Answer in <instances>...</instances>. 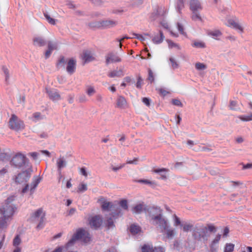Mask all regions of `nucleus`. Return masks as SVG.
<instances>
[{"mask_svg": "<svg viewBox=\"0 0 252 252\" xmlns=\"http://www.w3.org/2000/svg\"><path fill=\"white\" fill-rule=\"evenodd\" d=\"M152 252H165V250L161 247H152Z\"/></svg>", "mask_w": 252, "mask_h": 252, "instance_id": "57", "label": "nucleus"}, {"mask_svg": "<svg viewBox=\"0 0 252 252\" xmlns=\"http://www.w3.org/2000/svg\"><path fill=\"white\" fill-rule=\"evenodd\" d=\"M238 118L243 122H249L252 121V113L246 115H240Z\"/></svg>", "mask_w": 252, "mask_h": 252, "instance_id": "35", "label": "nucleus"}, {"mask_svg": "<svg viewBox=\"0 0 252 252\" xmlns=\"http://www.w3.org/2000/svg\"><path fill=\"white\" fill-rule=\"evenodd\" d=\"M132 35L135 36L134 37L135 38L138 39L140 40L141 41H144L145 40V38L141 34L133 33Z\"/></svg>", "mask_w": 252, "mask_h": 252, "instance_id": "63", "label": "nucleus"}, {"mask_svg": "<svg viewBox=\"0 0 252 252\" xmlns=\"http://www.w3.org/2000/svg\"><path fill=\"white\" fill-rule=\"evenodd\" d=\"M227 26L243 32V28L240 24L233 19H229L227 21Z\"/></svg>", "mask_w": 252, "mask_h": 252, "instance_id": "18", "label": "nucleus"}, {"mask_svg": "<svg viewBox=\"0 0 252 252\" xmlns=\"http://www.w3.org/2000/svg\"><path fill=\"white\" fill-rule=\"evenodd\" d=\"M45 216V213L41 208L37 209L32 214L31 219L32 222L38 223L36 226L37 229H40L43 227Z\"/></svg>", "mask_w": 252, "mask_h": 252, "instance_id": "6", "label": "nucleus"}, {"mask_svg": "<svg viewBox=\"0 0 252 252\" xmlns=\"http://www.w3.org/2000/svg\"><path fill=\"white\" fill-rule=\"evenodd\" d=\"M89 224L92 228L97 229L102 223V219L99 215L91 217L89 219Z\"/></svg>", "mask_w": 252, "mask_h": 252, "instance_id": "11", "label": "nucleus"}, {"mask_svg": "<svg viewBox=\"0 0 252 252\" xmlns=\"http://www.w3.org/2000/svg\"><path fill=\"white\" fill-rule=\"evenodd\" d=\"M8 127L16 131H21L25 127L24 121L15 114H12L8 121Z\"/></svg>", "mask_w": 252, "mask_h": 252, "instance_id": "5", "label": "nucleus"}, {"mask_svg": "<svg viewBox=\"0 0 252 252\" xmlns=\"http://www.w3.org/2000/svg\"><path fill=\"white\" fill-rule=\"evenodd\" d=\"M192 46L194 47L200 48H203L205 47V45L204 43L199 41L194 42L193 43Z\"/></svg>", "mask_w": 252, "mask_h": 252, "instance_id": "52", "label": "nucleus"}, {"mask_svg": "<svg viewBox=\"0 0 252 252\" xmlns=\"http://www.w3.org/2000/svg\"><path fill=\"white\" fill-rule=\"evenodd\" d=\"M164 36L162 32L161 31H159V35L155 36L152 40L153 42L155 44H159L161 43L163 40Z\"/></svg>", "mask_w": 252, "mask_h": 252, "instance_id": "27", "label": "nucleus"}, {"mask_svg": "<svg viewBox=\"0 0 252 252\" xmlns=\"http://www.w3.org/2000/svg\"><path fill=\"white\" fill-rule=\"evenodd\" d=\"M195 67L197 70H202L206 69L207 66L203 63H196L195 64Z\"/></svg>", "mask_w": 252, "mask_h": 252, "instance_id": "42", "label": "nucleus"}, {"mask_svg": "<svg viewBox=\"0 0 252 252\" xmlns=\"http://www.w3.org/2000/svg\"><path fill=\"white\" fill-rule=\"evenodd\" d=\"M67 165V161L63 156H60L56 160V165L59 174L61 175L63 168L65 167Z\"/></svg>", "mask_w": 252, "mask_h": 252, "instance_id": "14", "label": "nucleus"}, {"mask_svg": "<svg viewBox=\"0 0 252 252\" xmlns=\"http://www.w3.org/2000/svg\"><path fill=\"white\" fill-rule=\"evenodd\" d=\"M9 157L8 155L5 153H2L0 155V160H4L5 159H8Z\"/></svg>", "mask_w": 252, "mask_h": 252, "instance_id": "64", "label": "nucleus"}, {"mask_svg": "<svg viewBox=\"0 0 252 252\" xmlns=\"http://www.w3.org/2000/svg\"><path fill=\"white\" fill-rule=\"evenodd\" d=\"M15 197L14 195L10 196L0 206V213L5 218L11 219L17 209L16 206L13 203Z\"/></svg>", "mask_w": 252, "mask_h": 252, "instance_id": "3", "label": "nucleus"}, {"mask_svg": "<svg viewBox=\"0 0 252 252\" xmlns=\"http://www.w3.org/2000/svg\"><path fill=\"white\" fill-rule=\"evenodd\" d=\"M147 79L152 83L154 82L155 78L153 71L151 69H148V77Z\"/></svg>", "mask_w": 252, "mask_h": 252, "instance_id": "49", "label": "nucleus"}, {"mask_svg": "<svg viewBox=\"0 0 252 252\" xmlns=\"http://www.w3.org/2000/svg\"><path fill=\"white\" fill-rule=\"evenodd\" d=\"M234 245L232 244H227L225 247L224 252H232L234 250Z\"/></svg>", "mask_w": 252, "mask_h": 252, "instance_id": "46", "label": "nucleus"}, {"mask_svg": "<svg viewBox=\"0 0 252 252\" xmlns=\"http://www.w3.org/2000/svg\"><path fill=\"white\" fill-rule=\"evenodd\" d=\"M46 92L52 101H58L61 99V95L57 90L46 88Z\"/></svg>", "mask_w": 252, "mask_h": 252, "instance_id": "13", "label": "nucleus"}, {"mask_svg": "<svg viewBox=\"0 0 252 252\" xmlns=\"http://www.w3.org/2000/svg\"><path fill=\"white\" fill-rule=\"evenodd\" d=\"M101 20L100 21H96L94 22H91L89 24V27L91 28H99L102 29Z\"/></svg>", "mask_w": 252, "mask_h": 252, "instance_id": "33", "label": "nucleus"}, {"mask_svg": "<svg viewBox=\"0 0 252 252\" xmlns=\"http://www.w3.org/2000/svg\"><path fill=\"white\" fill-rule=\"evenodd\" d=\"M9 219L8 218H5L4 216L0 218V229H4L7 227L8 221Z\"/></svg>", "mask_w": 252, "mask_h": 252, "instance_id": "26", "label": "nucleus"}, {"mask_svg": "<svg viewBox=\"0 0 252 252\" xmlns=\"http://www.w3.org/2000/svg\"><path fill=\"white\" fill-rule=\"evenodd\" d=\"M99 200L101 203V208L102 210L109 211L112 208V203L105 201L104 198H101Z\"/></svg>", "mask_w": 252, "mask_h": 252, "instance_id": "20", "label": "nucleus"}, {"mask_svg": "<svg viewBox=\"0 0 252 252\" xmlns=\"http://www.w3.org/2000/svg\"><path fill=\"white\" fill-rule=\"evenodd\" d=\"M146 212L148 213L151 221L154 220V218L158 217L162 214L160 208L155 206L147 207Z\"/></svg>", "mask_w": 252, "mask_h": 252, "instance_id": "10", "label": "nucleus"}, {"mask_svg": "<svg viewBox=\"0 0 252 252\" xmlns=\"http://www.w3.org/2000/svg\"><path fill=\"white\" fill-rule=\"evenodd\" d=\"M44 118V116L42 115L39 112H35L32 114V120L36 122L38 121L41 120Z\"/></svg>", "mask_w": 252, "mask_h": 252, "instance_id": "31", "label": "nucleus"}, {"mask_svg": "<svg viewBox=\"0 0 252 252\" xmlns=\"http://www.w3.org/2000/svg\"><path fill=\"white\" fill-rule=\"evenodd\" d=\"M177 28L179 32L181 34L183 35H186V33L184 32V28L182 24L179 23H177Z\"/></svg>", "mask_w": 252, "mask_h": 252, "instance_id": "59", "label": "nucleus"}, {"mask_svg": "<svg viewBox=\"0 0 252 252\" xmlns=\"http://www.w3.org/2000/svg\"><path fill=\"white\" fill-rule=\"evenodd\" d=\"M105 224L108 229L113 228L115 227L113 219L111 217L107 219Z\"/></svg>", "mask_w": 252, "mask_h": 252, "instance_id": "39", "label": "nucleus"}, {"mask_svg": "<svg viewBox=\"0 0 252 252\" xmlns=\"http://www.w3.org/2000/svg\"><path fill=\"white\" fill-rule=\"evenodd\" d=\"M102 29H108L115 27L118 24L117 21L112 19L101 20Z\"/></svg>", "mask_w": 252, "mask_h": 252, "instance_id": "15", "label": "nucleus"}, {"mask_svg": "<svg viewBox=\"0 0 252 252\" xmlns=\"http://www.w3.org/2000/svg\"><path fill=\"white\" fill-rule=\"evenodd\" d=\"M65 63V61L64 58L63 57H61L59 59L58 63H57V64H56L57 67L58 69H60L61 68H64Z\"/></svg>", "mask_w": 252, "mask_h": 252, "instance_id": "38", "label": "nucleus"}, {"mask_svg": "<svg viewBox=\"0 0 252 252\" xmlns=\"http://www.w3.org/2000/svg\"><path fill=\"white\" fill-rule=\"evenodd\" d=\"M166 13V9L164 7H158L157 8V12L155 14L157 16H162Z\"/></svg>", "mask_w": 252, "mask_h": 252, "instance_id": "40", "label": "nucleus"}, {"mask_svg": "<svg viewBox=\"0 0 252 252\" xmlns=\"http://www.w3.org/2000/svg\"><path fill=\"white\" fill-rule=\"evenodd\" d=\"M33 45L34 46L42 47L46 44L45 40L42 37L36 36L33 38Z\"/></svg>", "mask_w": 252, "mask_h": 252, "instance_id": "22", "label": "nucleus"}, {"mask_svg": "<svg viewBox=\"0 0 252 252\" xmlns=\"http://www.w3.org/2000/svg\"><path fill=\"white\" fill-rule=\"evenodd\" d=\"M201 9H196L194 10H191L192 12V14L191 16V18L194 21L196 20H200L201 21V18L199 14V13H197V11L199 10H201Z\"/></svg>", "mask_w": 252, "mask_h": 252, "instance_id": "37", "label": "nucleus"}, {"mask_svg": "<svg viewBox=\"0 0 252 252\" xmlns=\"http://www.w3.org/2000/svg\"><path fill=\"white\" fill-rule=\"evenodd\" d=\"M237 106V102L234 100H231L229 104V108L231 110H235Z\"/></svg>", "mask_w": 252, "mask_h": 252, "instance_id": "61", "label": "nucleus"}, {"mask_svg": "<svg viewBox=\"0 0 252 252\" xmlns=\"http://www.w3.org/2000/svg\"><path fill=\"white\" fill-rule=\"evenodd\" d=\"M207 33L208 35L214 38H216L218 36H220L222 34L221 32L219 30L209 31Z\"/></svg>", "mask_w": 252, "mask_h": 252, "instance_id": "36", "label": "nucleus"}, {"mask_svg": "<svg viewBox=\"0 0 252 252\" xmlns=\"http://www.w3.org/2000/svg\"><path fill=\"white\" fill-rule=\"evenodd\" d=\"M169 62L171 63L172 68L173 69L178 68L179 67V64L177 63L175 59L172 57L169 58Z\"/></svg>", "mask_w": 252, "mask_h": 252, "instance_id": "43", "label": "nucleus"}, {"mask_svg": "<svg viewBox=\"0 0 252 252\" xmlns=\"http://www.w3.org/2000/svg\"><path fill=\"white\" fill-rule=\"evenodd\" d=\"M105 60L107 64L122 62V59L119 54L115 51H111L107 53L105 56Z\"/></svg>", "mask_w": 252, "mask_h": 252, "instance_id": "9", "label": "nucleus"}, {"mask_svg": "<svg viewBox=\"0 0 252 252\" xmlns=\"http://www.w3.org/2000/svg\"><path fill=\"white\" fill-rule=\"evenodd\" d=\"M143 85V79L140 75L137 76V81L136 84V87L138 89H141Z\"/></svg>", "mask_w": 252, "mask_h": 252, "instance_id": "50", "label": "nucleus"}, {"mask_svg": "<svg viewBox=\"0 0 252 252\" xmlns=\"http://www.w3.org/2000/svg\"><path fill=\"white\" fill-rule=\"evenodd\" d=\"M76 61L73 58L69 59L66 62V70L70 74H73L76 71Z\"/></svg>", "mask_w": 252, "mask_h": 252, "instance_id": "12", "label": "nucleus"}, {"mask_svg": "<svg viewBox=\"0 0 252 252\" xmlns=\"http://www.w3.org/2000/svg\"><path fill=\"white\" fill-rule=\"evenodd\" d=\"M152 223L156 226L160 232L165 234L166 237L168 239H173L176 234L175 229L170 227L167 219L163 214L158 217L154 218V220L152 221Z\"/></svg>", "mask_w": 252, "mask_h": 252, "instance_id": "2", "label": "nucleus"}, {"mask_svg": "<svg viewBox=\"0 0 252 252\" xmlns=\"http://www.w3.org/2000/svg\"><path fill=\"white\" fill-rule=\"evenodd\" d=\"M120 206L125 210L128 209L127 201L126 199H123L119 202Z\"/></svg>", "mask_w": 252, "mask_h": 252, "instance_id": "44", "label": "nucleus"}, {"mask_svg": "<svg viewBox=\"0 0 252 252\" xmlns=\"http://www.w3.org/2000/svg\"><path fill=\"white\" fill-rule=\"evenodd\" d=\"M189 5L191 10L202 9V7L199 0H190Z\"/></svg>", "mask_w": 252, "mask_h": 252, "instance_id": "21", "label": "nucleus"}, {"mask_svg": "<svg viewBox=\"0 0 252 252\" xmlns=\"http://www.w3.org/2000/svg\"><path fill=\"white\" fill-rule=\"evenodd\" d=\"M26 157L21 153L16 154L12 158L11 164L16 167H21L26 163Z\"/></svg>", "mask_w": 252, "mask_h": 252, "instance_id": "8", "label": "nucleus"}, {"mask_svg": "<svg viewBox=\"0 0 252 252\" xmlns=\"http://www.w3.org/2000/svg\"><path fill=\"white\" fill-rule=\"evenodd\" d=\"M77 240H81L83 242L87 243L90 241L91 235L87 231L83 229H80L74 234L71 239L66 244V247L68 248L72 246Z\"/></svg>", "mask_w": 252, "mask_h": 252, "instance_id": "4", "label": "nucleus"}, {"mask_svg": "<svg viewBox=\"0 0 252 252\" xmlns=\"http://www.w3.org/2000/svg\"><path fill=\"white\" fill-rule=\"evenodd\" d=\"M43 15L44 17H45L46 20L48 21V22L52 25H55L56 24L57 20L55 19H54L53 18H51L50 16L48 14L47 12H45L43 13Z\"/></svg>", "mask_w": 252, "mask_h": 252, "instance_id": "32", "label": "nucleus"}, {"mask_svg": "<svg viewBox=\"0 0 252 252\" xmlns=\"http://www.w3.org/2000/svg\"><path fill=\"white\" fill-rule=\"evenodd\" d=\"M127 103L125 98L122 96H119L117 99V106L120 108H125Z\"/></svg>", "mask_w": 252, "mask_h": 252, "instance_id": "25", "label": "nucleus"}, {"mask_svg": "<svg viewBox=\"0 0 252 252\" xmlns=\"http://www.w3.org/2000/svg\"><path fill=\"white\" fill-rule=\"evenodd\" d=\"M96 92L94 86L91 85H87L86 88V93L88 96H91L93 95Z\"/></svg>", "mask_w": 252, "mask_h": 252, "instance_id": "30", "label": "nucleus"}, {"mask_svg": "<svg viewBox=\"0 0 252 252\" xmlns=\"http://www.w3.org/2000/svg\"><path fill=\"white\" fill-rule=\"evenodd\" d=\"M217 228L213 224L209 223L206 225L196 224L193 228L192 236L197 241H206L210 236L209 232H215Z\"/></svg>", "mask_w": 252, "mask_h": 252, "instance_id": "1", "label": "nucleus"}, {"mask_svg": "<svg viewBox=\"0 0 252 252\" xmlns=\"http://www.w3.org/2000/svg\"><path fill=\"white\" fill-rule=\"evenodd\" d=\"M186 0H177L176 6L178 11L180 13L181 10L184 7Z\"/></svg>", "mask_w": 252, "mask_h": 252, "instance_id": "34", "label": "nucleus"}, {"mask_svg": "<svg viewBox=\"0 0 252 252\" xmlns=\"http://www.w3.org/2000/svg\"><path fill=\"white\" fill-rule=\"evenodd\" d=\"M82 59L84 60L85 62H90L94 61V57L90 51H86L83 54Z\"/></svg>", "mask_w": 252, "mask_h": 252, "instance_id": "24", "label": "nucleus"}, {"mask_svg": "<svg viewBox=\"0 0 252 252\" xmlns=\"http://www.w3.org/2000/svg\"><path fill=\"white\" fill-rule=\"evenodd\" d=\"M221 238V235L220 234H218L216 235L215 239L213 240L212 243V244H216L219 243Z\"/></svg>", "mask_w": 252, "mask_h": 252, "instance_id": "62", "label": "nucleus"}, {"mask_svg": "<svg viewBox=\"0 0 252 252\" xmlns=\"http://www.w3.org/2000/svg\"><path fill=\"white\" fill-rule=\"evenodd\" d=\"M172 103L175 106L183 107L182 103L178 99H173L172 100Z\"/></svg>", "mask_w": 252, "mask_h": 252, "instance_id": "58", "label": "nucleus"}, {"mask_svg": "<svg viewBox=\"0 0 252 252\" xmlns=\"http://www.w3.org/2000/svg\"><path fill=\"white\" fill-rule=\"evenodd\" d=\"M152 171L156 173H158L160 175L159 178H158L159 179L166 180L167 179V176L166 173L169 172V169L167 168H157L153 169Z\"/></svg>", "mask_w": 252, "mask_h": 252, "instance_id": "17", "label": "nucleus"}, {"mask_svg": "<svg viewBox=\"0 0 252 252\" xmlns=\"http://www.w3.org/2000/svg\"><path fill=\"white\" fill-rule=\"evenodd\" d=\"M138 182L140 183H143L145 184H148L151 186H156V184L155 182L151 181L150 180H146V179L139 180L138 181Z\"/></svg>", "mask_w": 252, "mask_h": 252, "instance_id": "47", "label": "nucleus"}, {"mask_svg": "<svg viewBox=\"0 0 252 252\" xmlns=\"http://www.w3.org/2000/svg\"><path fill=\"white\" fill-rule=\"evenodd\" d=\"M41 180V178L38 176H35L33 177V181L31 185L30 191L31 193H32L34 191L35 189L40 182Z\"/></svg>", "mask_w": 252, "mask_h": 252, "instance_id": "23", "label": "nucleus"}, {"mask_svg": "<svg viewBox=\"0 0 252 252\" xmlns=\"http://www.w3.org/2000/svg\"><path fill=\"white\" fill-rule=\"evenodd\" d=\"M87 190V185H86L85 184H81L79 186V187L78 188L77 192H83Z\"/></svg>", "mask_w": 252, "mask_h": 252, "instance_id": "48", "label": "nucleus"}, {"mask_svg": "<svg viewBox=\"0 0 252 252\" xmlns=\"http://www.w3.org/2000/svg\"><path fill=\"white\" fill-rule=\"evenodd\" d=\"M167 42L168 43L169 48H172L173 47H176L178 49H180L179 45L175 43H174L171 40H167Z\"/></svg>", "mask_w": 252, "mask_h": 252, "instance_id": "55", "label": "nucleus"}, {"mask_svg": "<svg viewBox=\"0 0 252 252\" xmlns=\"http://www.w3.org/2000/svg\"><path fill=\"white\" fill-rule=\"evenodd\" d=\"M147 208V207L142 202L134 206L132 209V211L133 213L139 214L143 211L146 212Z\"/></svg>", "mask_w": 252, "mask_h": 252, "instance_id": "16", "label": "nucleus"}, {"mask_svg": "<svg viewBox=\"0 0 252 252\" xmlns=\"http://www.w3.org/2000/svg\"><path fill=\"white\" fill-rule=\"evenodd\" d=\"M57 44L54 43L51 41H49L48 43V49L53 51L54 50L57 49Z\"/></svg>", "mask_w": 252, "mask_h": 252, "instance_id": "51", "label": "nucleus"}, {"mask_svg": "<svg viewBox=\"0 0 252 252\" xmlns=\"http://www.w3.org/2000/svg\"><path fill=\"white\" fill-rule=\"evenodd\" d=\"M157 90H158L160 95L162 96H165L167 94H169V92L165 90L163 88H158L157 89Z\"/></svg>", "mask_w": 252, "mask_h": 252, "instance_id": "53", "label": "nucleus"}, {"mask_svg": "<svg viewBox=\"0 0 252 252\" xmlns=\"http://www.w3.org/2000/svg\"><path fill=\"white\" fill-rule=\"evenodd\" d=\"M153 246L149 244H144L141 247L142 252H152Z\"/></svg>", "mask_w": 252, "mask_h": 252, "instance_id": "41", "label": "nucleus"}, {"mask_svg": "<svg viewBox=\"0 0 252 252\" xmlns=\"http://www.w3.org/2000/svg\"><path fill=\"white\" fill-rule=\"evenodd\" d=\"M174 225L175 226H178L180 225L181 227L182 226V223H181V220L179 217H178L176 215H174Z\"/></svg>", "mask_w": 252, "mask_h": 252, "instance_id": "45", "label": "nucleus"}, {"mask_svg": "<svg viewBox=\"0 0 252 252\" xmlns=\"http://www.w3.org/2000/svg\"><path fill=\"white\" fill-rule=\"evenodd\" d=\"M21 243V239L19 235H17L14 239L13 244L14 246H18Z\"/></svg>", "mask_w": 252, "mask_h": 252, "instance_id": "56", "label": "nucleus"}, {"mask_svg": "<svg viewBox=\"0 0 252 252\" xmlns=\"http://www.w3.org/2000/svg\"><path fill=\"white\" fill-rule=\"evenodd\" d=\"M193 225L190 223L183 222L182 223L181 228L183 231L187 232L191 230H193Z\"/></svg>", "mask_w": 252, "mask_h": 252, "instance_id": "29", "label": "nucleus"}, {"mask_svg": "<svg viewBox=\"0 0 252 252\" xmlns=\"http://www.w3.org/2000/svg\"><path fill=\"white\" fill-rule=\"evenodd\" d=\"M129 231L132 234L135 235L141 231V228L139 225L133 224L129 227Z\"/></svg>", "mask_w": 252, "mask_h": 252, "instance_id": "28", "label": "nucleus"}, {"mask_svg": "<svg viewBox=\"0 0 252 252\" xmlns=\"http://www.w3.org/2000/svg\"><path fill=\"white\" fill-rule=\"evenodd\" d=\"M2 69L5 75V81L7 82L9 78L8 69L5 66H2Z\"/></svg>", "mask_w": 252, "mask_h": 252, "instance_id": "54", "label": "nucleus"}, {"mask_svg": "<svg viewBox=\"0 0 252 252\" xmlns=\"http://www.w3.org/2000/svg\"><path fill=\"white\" fill-rule=\"evenodd\" d=\"M32 172V167L28 168L27 170L19 173L15 176L14 179L15 183L19 184H26L31 177Z\"/></svg>", "mask_w": 252, "mask_h": 252, "instance_id": "7", "label": "nucleus"}, {"mask_svg": "<svg viewBox=\"0 0 252 252\" xmlns=\"http://www.w3.org/2000/svg\"><path fill=\"white\" fill-rule=\"evenodd\" d=\"M124 72L122 69H120L119 70H114L112 71H109L107 75L109 77L114 78V77H121L124 75Z\"/></svg>", "mask_w": 252, "mask_h": 252, "instance_id": "19", "label": "nucleus"}, {"mask_svg": "<svg viewBox=\"0 0 252 252\" xmlns=\"http://www.w3.org/2000/svg\"><path fill=\"white\" fill-rule=\"evenodd\" d=\"M66 5L68 6L69 8L74 9L76 8V5L73 3V2L71 1H67L66 3Z\"/></svg>", "mask_w": 252, "mask_h": 252, "instance_id": "60", "label": "nucleus"}]
</instances>
